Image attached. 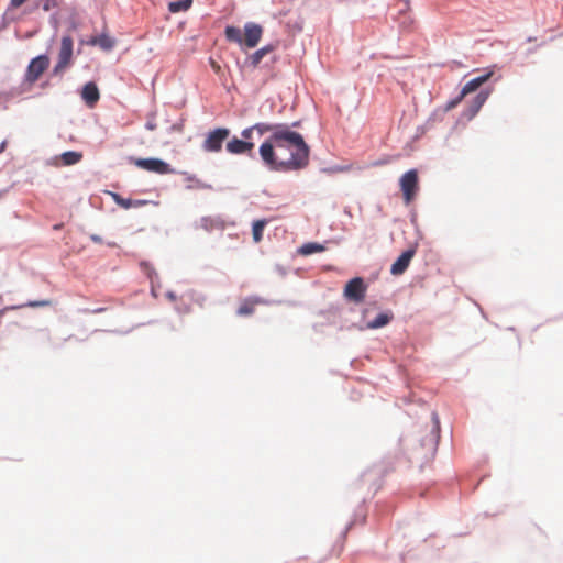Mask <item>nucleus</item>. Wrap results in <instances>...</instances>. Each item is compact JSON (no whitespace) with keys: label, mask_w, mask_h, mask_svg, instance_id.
Wrapping results in <instances>:
<instances>
[{"label":"nucleus","mask_w":563,"mask_h":563,"mask_svg":"<svg viewBox=\"0 0 563 563\" xmlns=\"http://www.w3.org/2000/svg\"><path fill=\"white\" fill-rule=\"evenodd\" d=\"M254 143L250 141H244L241 139H238L236 136H233L228 143H227V151L230 154L233 155H247L253 156L254 151Z\"/></svg>","instance_id":"10"},{"label":"nucleus","mask_w":563,"mask_h":563,"mask_svg":"<svg viewBox=\"0 0 563 563\" xmlns=\"http://www.w3.org/2000/svg\"><path fill=\"white\" fill-rule=\"evenodd\" d=\"M90 239H91L93 242H96V243H101V242H102L101 236L96 235V234H92V235L90 236Z\"/></svg>","instance_id":"34"},{"label":"nucleus","mask_w":563,"mask_h":563,"mask_svg":"<svg viewBox=\"0 0 563 563\" xmlns=\"http://www.w3.org/2000/svg\"><path fill=\"white\" fill-rule=\"evenodd\" d=\"M260 155L273 169H298L308 164L309 147L301 134L283 129L260 146Z\"/></svg>","instance_id":"1"},{"label":"nucleus","mask_w":563,"mask_h":563,"mask_svg":"<svg viewBox=\"0 0 563 563\" xmlns=\"http://www.w3.org/2000/svg\"><path fill=\"white\" fill-rule=\"evenodd\" d=\"M265 225H266V221L265 220H256L253 223L252 234H253V240L256 243H258L262 240L263 231H264Z\"/></svg>","instance_id":"22"},{"label":"nucleus","mask_w":563,"mask_h":563,"mask_svg":"<svg viewBox=\"0 0 563 563\" xmlns=\"http://www.w3.org/2000/svg\"><path fill=\"white\" fill-rule=\"evenodd\" d=\"M416 254L415 249H408L401 253V255L395 261V263L390 267V273L394 276L401 275L409 267L411 260Z\"/></svg>","instance_id":"11"},{"label":"nucleus","mask_w":563,"mask_h":563,"mask_svg":"<svg viewBox=\"0 0 563 563\" xmlns=\"http://www.w3.org/2000/svg\"><path fill=\"white\" fill-rule=\"evenodd\" d=\"M265 301L260 297H250L242 300L238 309V314L247 317L254 313L256 306L263 305Z\"/></svg>","instance_id":"13"},{"label":"nucleus","mask_w":563,"mask_h":563,"mask_svg":"<svg viewBox=\"0 0 563 563\" xmlns=\"http://www.w3.org/2000/svg\"><path fill=\"white\" fill-rule=\"evenodd\" d=\"M135 165L144 170L159 175L172 174L174 172L169 164L159 158H139L135 161Z\"/></svg>","instance_id":"7"},{"label":"nucleus","mask_w":563,"mask_h":563,"mask_svg":"<svg viewBox=\"0 0 563 563\" xmlns=\"http://www.w3.org/2000/svg\"><path fill=\"white\" fill-rule=\"evenodd\" d=\"M486 99H487V95H485L484 92H481L475 97L474 102H473V109H472L473 114L476 113L481 109V107L484 104Z\"/></svg>","instance_id":"25"},{"label":"nucleus","mask_w":563,"mask_h":563,"mask_svg":"<svg viewBox=\"0 0 563 563\" xmlns=\"http://www.w3.org/2000/svg\"><path fill=\"white\" fill-rule=\"evenodd\" d=\"M263 27L254 22H247L244 25L243 45L247 48H254L261 41Z\"/></svg>","instance_id":"9"},{"label":"nucleus","mask_w":563,"mask_h":563,"mask_svg":"<svg viewBox=\"0 0 563 563\" xmlns=\"http://www.w3.org/2000/svg\"><path fill=\"white\" fill-rule=\"evenodd\" d=\"M27 0H10V7L12 9H18L20 8L22 4H24Z\"/></svg>","instance_id":"32"},{"label":"nucleus","mask_w":563,"mask_h":563,"mask_svg":"<svg viewBox=\"0 0 563 563\" xmlns=\"http://www.w3.org/2000/svg\"><path fill=\"white\" fill-rule=\"evenodd\" d=\"M147 128L153 130L154 129V125L153 124H147Z\"/></svg>","instance_id":"36"},{"label":"nucleus","mask_w":563,"mask_h":563,"mask_svg":"<svg viewBox=\"0 0 563 563\" xmlns=\"http://www.w3.org/2000/svg\"><path fill=\"white\" fill-rule=\"evenodd\" d=\"M49 58L46 55H40L31 60L25 73V80L30 84L35 82L42 74L48 68Z\"/></svg>","instance_id":"6"},{"label":"nucleus","mask_w":563,"mask_h":563,"mask_svg":"<svg viewBox=\"0 0 563 563\" xmlns=\"http://www.w3.org/2000/svg\"><path fill=\"white\" fill-rule=\"evenodd\" d=\"M325 250V247L322 245V244H319V243H314V242H310V243H306L303 244L300 249H299V253L301 255H311L313 253H320V252H323Z\"/></svg>","instance_id":"20"},{"label":"nucleus","mask_w":563,"mask_h":563,"mask_svg":"<svg viewBox=\"0 0 563 563\" xmlns=\"http://www.w3.org/2000/svg\"><path fill=\"white\" fill-rule=\"evenodd\" d=\"M48 305H49L48 300H41V301H31L26 306H29V307H45Z\"/></svg>","instance_id":"31"},{"label":"nucleus","mask_w":563,"mask_h":563,"mask_svg":"<svg viewBox=\"0 0 563 563\" xmlns=\"http://www.w3.org/2000/svg\"><path fill=\"white\" fill-rule=\"evenodd\" d=\"M432 428L430 432L422 439L421 445L426 449L427 454L433 455L437 451L440 439V421L437 412L432 413Z\"/></svg>","instance_id":"8"},{"label":"nucleus","mask_w":563,"mask_h":563,"mask_svg":"<svg viewBox=\"0 0 563 563\" xmlns=\"http://www.w3.org/2000/svg\"><path fill=\"white\" fill-rule=\"evenodd\" d=\"M367 286L362 277H354L344 287V297L352 302L361 303L365 299Z\"/></svg>","instance_id":"4"},{"label":"nucleus","mask_w":563,"mask_h":563,"mask_svg":"<svg viewBox=\"0 0 563 563\" xmlns=\"http://www.w3.org/2000/svg\"><path fill=\"white\" fill-rule=\"evenodd\" d=\"M282 153L286 155V159H290L295 155V147H292V146H285L282 150Z\"/></svg>","instance_id":"27"},{"label":"nucleus","mask_w":563,"mask_h":563,"mask_svg":"<svg viewBox=\"0 0 563 563\" xmlns=\"http://www.w3.org/2000/svg\"><path fill=\"white\" fill-rule=\"evenodd\" d=\"M115 203L124 209L136 208L146 203L144 200H132L121 197L119 194H112Z\"/></svg>","instance_id":"17"},{"label":"nucleus","mask_w":563,"mask_h":563,"mask_svg":"<svg viewBox=\"0 0 563 563\" xmlns=\"http://www.w3.org/2000/svg\"><path fill=\"white\" fill-rule=\"evenodd\" d=\"M462 100H463V98H461V95H460L456 99L448 102L445 109L451 110V109L455 108Z\"/></svg>","instance_id":"30"},{"label":"nucleus","mask_w":563,"mask_h":563,"mask_svg":"<svg viewBox=\"0 0 563 563\" xmlns=\"http://www.w3.org/2000/svg\"><path fill=\"white\" fill-rule=\"evenodd\" d=\"M82 159V153L68 151L60 155L62 164L65 166L75 165Z\"/></svg>","instance_id":"19"},{"label":"nucleus","mask_w":563,"mask_h":563,"mask_svg":"<svg viewBox=\"0 0 563 563\" xmlns=\"http://www.w3.org/2000/svg\"><path fill=\"white\" fill-rule=\"evenodd\" d=\"M275 49L274 45H266L257 51H255L253 54H251L245 63L251 68L255 69L261 64L262 59L269 53H272Z\"/></svg>","instance_id":"14"},{"label":"nucleus","mask_w":563,"mask_h":563,"mask_svg":"<svg viewBox=\"0 0 563 563\" xmlns=\"http://www.w3.org/2000/svg\"><path fill=\"white\" fill-rule=\"evenodd\" d=\"M282 153L286 155V159H290L295 155V147H292V146H285L282 150Z\"/></svg>","instance_id":"28"},{"label":"nucleus","mask_w":563,"mask_h":563,"mask_svg":"<svg viewBox=\"0 0 563 563\" xmlns=\"http://www.w3.org/2000/svg\"><path fill=\"white\" fill-rule=\"evenodd\" d=\"M400 189L406 205L413 201L419 190V178L416 169L406 172L399 180Z\"/></svg>","instance_id":"2"},{"label":"nucleus","mask_w":563,"mask_h":563,"mask_svg":"<svg viewBox=\"0 0 563 563\" xmlns=\"http://www.w3.org/2000/svg\"><path fill=\"white\" fill-rule=\"evenodd\" d=\"M5 146H7V142L2 141L0 144V153H2L5 150Z\"/></svg>","instance_id":"35"},{"label":"nucleus","mask_w":563,"mask_h":563,"mask_svg":"<svg viewBox=\"0 0 563 563\" xmlns=\"http://www.w3.org/2000/svg\"><path fill=\"white\" fill-rule=\"evenodd\" d=\"M253 131L254 130V125L250 126V128H246L244 129L242 132H241V135H242V140L244 141H249L251 137H252V134H253Z\"/></svg>","instance_id":"26"},{"label":"nucleus","mask_w":563,"mask_h":563,"mask_svg":"<svg viewBox=\"0 0 563 563\" xmlns=\"http://www.w3.org/2000/svg\"><path fill=\"white\" fill-rule=\"evenodd\" d=\"M492 76V73L478 76L467 81L461 90V98L477 90L483 84H485Z\"/></svg>","instance_id":"15"},{"label":"nucleus","mask_w":563,"mask_h":563,"mask_svg":"<svg viewBox=\"0 0 563 563\" xmlns=\"http://www.w3.org/2000/svg\"><path fill=\"white\" fill-rule=\"evenodd\" d=\"M89 45H92V46H99L100 48L104 49V51H110L113 48L114 46V40L111 38L109 35L107 34H101L99 36H95L92 37L89 42H88Z\"/></svg>","instance_id":"16"},{"label":"nucleus","mask_w":563,"mask_h":563,"mask_svg":"<svg viewBox=\"0 0 563 563\" xmlns=\"http://www.w3.org/2000/svg\"><path fill=\"white\" fill-rule=\"evenodd\" d=\"M224 35L229 42L236 43L240 46L243 45V35L239 27L232 25L227 26L224 30Z\"/></svg>","instance_id":"18"},{"label":"nucleus","mask_w":563,"mask_h":563,"mask_svg":"<svg viewBox=\"0 0 563 563\" xmlns=\"http://www.w3.org/2000/svg\"><path fill=\"white\" fill-rule=\"evenodd\" d=\"M210 67L217 75L222 74V68H221L220 64L212 58L210 59Z\"/></svg>","instance_id":"29"},{"label":"nucleus","mask_w":563,"mask_h":563,"mask_svg":"<svg viewBox=\"0 0 563 563\" xmlns=\"http://www.w3.org/2000/svg\"><path fill=\"white\" fill-rule=\"evenodd\" d=\"M391 320V316L388 313H379L373 321L368 323V328L378 329L388 324Z\"/></svg>","instance_id":"21"},{"label":"nucleus","mask_w":563,"mask_h":563,"mask_svg":"<svg viewBox=\"0 0 563 563\" xmlns=\"http://www.w3.org/2000/svg\"><path fill=\"white\" fill-rule=\"evenodd\" d=\"M230 130L227 128H217L210 131L202 143L206 152L217 153L222 148L223 142L229 137Z\"/></svg>","instance_id":"3"},{"label":"nucleus","mask_w":563,"mask_h":563,"mask_svg":"<svg viewBox=\"0 0 563 563\" xmlns=\"http://www.w3.org/2000/svg\"><path fill=\"white\" fill-rule=\"evenodd\" d=\"M53 2H54V0H45V3L43 4V9L45 11H48L52 8V5L54 4Z\"/></svg>","instance_id":"33"},{"label":"nucleus","mask_w":563,"mask_h":563,"mask_svg":"<svg viewBox=\"0 0 563 563\" xmlns=\"http://www.w3.org/2000/svg\"><path fill=\"white\" fill-rule=\"evenodd\" d=\"M81 98L90 108L95 107L100 98L99 89L95 82H87L81 91Z\"/></svg>","instance_id":"12"},{"label":"nucleus","mask_w":563,"mask_h":563,"mask_svg":"<svg viewBox=\"0 0 563 563\" xmlns=\"http://www.w3.org/2000/svg\"><path fill=\"white\" fill-rule=\"evenodd\" d=\"M191 4V0L174 1L168 4V9L173 13L186 11Z\"/></svg>","instance_id":"23"},{"label":"nucleus","mask_w":563,"mask_h":563,"mask_svg":"<svg viewBox=\"0 0 563 563\" xmlns=\"http://www.w3.org/2000/svg\"><path fill=\"white\" fill-rule=\"evenodd\" d=\"M74 41L71 36L65 35L60 41V48L58 52V60L54 67V73L58 74L64 71L70 64L73 58Z\"/></svg>","instance_id":"5"},{"label":"nucleus","mask_w":563,"mask_h":563,"mask_svg":"<svg viewBox=\"0 0 563 563\" xmlns=\"http://www.w3.org/2000/svg\"><path fill=\"white\" fill-rule=\"evenodd\" d=\"M284 128L282 126H274V125H271V124H267V123H256L254 124V130L257 131L261 135L267 133V132H271L273 130L277 131V130H283Z\"/></svg>","instance_id":"24"}]
</instances>
